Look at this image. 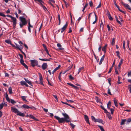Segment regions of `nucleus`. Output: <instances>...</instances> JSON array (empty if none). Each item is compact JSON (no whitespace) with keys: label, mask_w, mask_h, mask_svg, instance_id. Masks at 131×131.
Masks as SVG:
<instances>
[{"label":"nucleus","mask_w":131,"mask_h":131,"mask_svg":"<svg viewBox=\"0 0 131 131\" xmlns=\"http://www.w3.org/2000/svg\"><path fill=\"white\" fill-rule=\"evenodd\" d=\"M62 114L64 117V118H60L58 116H54V117L58 120L59 123H64L65 122L68 123L70 121V118L68 114L63 113H62Z\"/></svg>","instance_id":"f257e3e1"},{"label":"nucleus","mask_w":131,"mask_h":131,"mask_svg":"<svg viewBox=\"0 0 131 131\" xmlns=\"http://www.w3.org/2000/svg\"><path fill=\"white\" fill-rule=\"evenodd\" d=\"M20 21L19 23V25L20 28H22L27 23L26 19L23 17H19Z\"/></svg>","instance_id":"f03ea898"},{"label":"nucleus","mask_w":131,"mask_h":131,"mask_svg":"<svg viewBox=\"0 0 131 131\" xmlns=\"http://www.w3.org/2000/svg\"><path fill=\"white\" fill-rule=\"evenodd\" d=\"M11 110L13 112L15 113H17V115H18L22 117H24L25 115L24 113H22L20 112L16 108L12 107H11Z\"/></svg>","instance_id":"7ed1b4c3"},{"label":"nucleus","mask_w":131,"mask_h":131,"mask_svg":"<svg viewBox=\"0 0 131 131\" xmlns=\"http://www.w3.org/2000/svg\"><path fill=\"white\" fill-rule=\"evenodd\" d=\"M31 64L32 67H34L35 66H37L38 64V61L36 60H31Z\"/></svg>","instance_id":"20e7f679"},{"label":"nucleus","mask_w":131,"mask_h":131,"mask_svg":"<svg viewBox=\"0 0 131 131\" xmlns=\"http://www.w3.org/2000/svg\"><path fill=\"white\" fill-rule=\"evenodd\" d=\"M39 80H40V82L39 83V82L37 81H36V82L37 83H40L41 85H44V84L43 83V78L42 77V76L41 74L39 73Z\"/></svg>","instance_id":"39448f33"},{"label":"nucleus","mask_w":131,"mask_h":131,"mask_svg":"<svg viewBox=\"0 0 131 131\" xmlns=\"http://www.w3.org/2000/svg\"><path fill=\"white\" fill-rule=\"evenodd\" d=\"M11 19L12 20V22L13 23V28H14L15 27L17 24L16 20V18L14 17H13L11 18Z\"/></svg>","instance_id":"423d86ee"},{"label":"nucleus","mask_w":131,"mask_h":131,"mask_svg":"<svg viewBox=\"0 0 131 131\" xmlns=\"http://www.w3.org/2000/svg\"><path fill=\"white\" fill-rule=\"evenodd\" d=\"M67 84L68 85L71 86L76 90H78L79 89V88L78 87L75 86L71 83H67Z\"/></svg>","instance_id":"0eeeda50"},{"label":"nucleus","mask_w":131,"mask_h":131,"mask_svg":"<svg viewBox=\"0 0 131 131\" xmlns=\"http://www.w3.org/2000/svg\"><path fill=\"white\" fill-rule=\"evenodd\" d=\"M123 5L126 8H127L129 10L131 11V8L130 6L127 4H126L122 2Z\"/></svg>","instance_id":"6e6552de"},{"label":"nucleus","mask_w":131,"mask_h":131,"mask_svg":"<svg viewBox=\"0 0 131 131\" xmlns=\"http://www.w3.org/2000/svg\"><path fill=\"white\" fill-rule=\"evenodd\" d=\"M48 67L47 64L46 63H44L42 66V69L43 70H45Z\"/></svg>","instance_id":"1a4fd4ad"},{"label":"nucleus","mask_w":131,"mask_h":131,"mask_svg":"<svg viewBox=\"0 0 131 131\" xmlns=\"http://www.w3.org/2000/svg\"><path fill=\"white\" fill-rule=\"evenodd\" d=\"M84 119L86 123H88L90 125V123L89 121V119L88 116L86 115H84Z\"/></svg>","instance_id":"9d476101"},{"label":"nucleus","mask_w":131,"mask_h":131,"mask_svg":"<svg viewBox=\"0 0 131 131\" xmlns=\"http://www.w3.org/2000/svg\"><path fill=\"white\" fill-rule=\"evenodd\" d=\"M28 117L32 118L33 119L35 120L36 121H38L39 120L38 119L36 118L33 115L30 114L28 115Z\"/></svg>","instance_id":"9b49d317"},{"label":"nucleus","mask_w":131,"mask_h":131,"mask_svg":"<svg viewBox=\"0 0 131 131\" xmlns=\"http://www.w3.org/2000/svg\"><path fill=\"white\" fill-rule=\"evenodd\" d=\"M24 79L25 81L28 84H29V85H30L32 86H33L32 84L31 83V81H29L28 79H26L25 78H24Z\"/></svg>","instance_id":"f8f14e48"},{"label":"nucleus","mask_w":131,"mask_h":131,"mask_svg":"<svg viewBox=\"0 0 131 131\" xmlns=\"http://www.w3.org/2000/svg\"><path fill=\"white\" fill-rule=\"evenodd\" d=\"M123 61V60L122 59H121L120 62L119 63V64L118 65V69L119 70H120L121 69V66L122 64Z\"/></svg>","instance_id":"ddd939ff"},{"label":"nucleus","mask_w":131,"mask_h":131,"mask_svg":"<svg viewBox=\"0 0 131 131\" xmlns=\"http://www.w3.org/2000/svg\"><path fill=\"white\" fill-rule=\"evenodd\" d=\"M103 121L102 119H100L99 118L96 119V120L95 121V122H98L100 123H101L102 124H103Z\"/></svg>","instance_id":"4468645a"},{"label":"nucleus","mask_w":131,"mask_h":131,"mask_svg":"<svg viewBox=\"0 0 131 131\" xmlns=\"http://www.w3.org/2000/svg\"><path fill=\"white\" fill-rule=\"evenodd\" d=\"M57 46L59 48V50H64V49L63 48L61 47L62 46L60 44L58 43L57 44Z\"/></svg>","instance_id":"2eb2a0df"},{"label":"nucleus","mask_w":131,"mask_h":131,"mask_svg":"<svg viewBox=\"0 0 131 131\" xmlns=\"http://www.w3.org/2000/svg\"><path fill=\"white\" fill-rule=\"evenodd\" d=\"M61 66L60 65H59L58 67L55 68L53 71L52 72V73L53 74L54 72L57 70Z\"/></svg>","instance_id":"dca6fc26"},{"label":"nucleus","mask_w":131,"mask_h":131,"mask_svg":"<svg viewBox=\"0 0 131 131\" xmlns=\"http://www.w3.org/2000/svg\"><path fill=\"white\" fill-rule=\"evenodd\" d=\"M67 25H64L61 28V33H62L66 29L67 27H66Z\"/></svg>","instance_id":"f3484780"},{"label":"nucleus","mask_w":131,"mask_h":131,"mask_svg":"<svg viewBox=\"0 0 131 131\" xmlns=\"http://www.w3.org/2000/svg\"><path fill=\"white\" fill-rule=\"evenodd\" d=\"M105 57V56L104 55L101 58L100 61L99 62V65H101L102 62V61L104 60V59Z\"/></svg>","instance_id":"a211bd4d"},{"label":"nucleus","mask_w":131,"mask_h":131,"mask_svg":"<svg viewBox=\"0 0 131 131\" xmlns=\"http://www.w3.org/2000/svg\"><path fill=\"white\" fill-rule=\"evenodd\" d=\"M5 97L6 100L8 102H10L8 95L6 92L5 93Z\"/></svg>","instance_id":"6ab92c4d"},{"label":"nucleus","mask_w":131,"mask_h":131,"mask_svg":"<svg viewBox=\"0 0 131 131\" xmlns=\"http://www.w3.org/2000/svg\"><path fill=\"white\" fill-rule=\"evenodd\" d=\"M29 106L28 105L26 104H24L22 106V107L25 109H29Z\"/></svg>","instance_id":"aec40b11"},{"label":"nucleus","mask_w":131,"mask_h":131,"mask_svg":"<svg viewBox=\"0 0 131 131\" xmlns=\"http://www.w3.org/2000/svg\"><path fill=\"white\" fill-rule=\"evenodd\" d=\"M126 121V119H122L121 120V125H124L125 124V122Z\"/></svg>","instance_id":"412c9836"},{"label":"nucleus","mask_w":131,"mask_h":131,"mask_svg":"<svg viewBox=\"0 0 131 131\" xmlns=\"http://www.w3.org/2000/svg\"><path fill=\"white\" fill-rule=\"evenodd\" d=\"M114 103L115 106L117 107L118 106L117 101L116 99L114 98Z\"/></svg>","instance_id":"4be33fe9"},{"label":"nucleus","mask_w":131,"mask_h":131,"mask_svg":"<svg viewBox=\"0 0 131 131\" xmlns=\"http://www.w3.org/2000/svg\"><path fill=\"white\" fill-rule=\"evenodd\" d=\"M107 115L108 116V118L109 119H112V116L110 113H107Z\"/></svg>","instance_id":"5701e85b"},{"label":"nucleus","mask_w":131,"mask_h":131,"mask_svg":"<svg viewBox=\"0 0 131 131\" xmlns=\"http://www.w3.org/2000/svg\"><path fill=\"white\" fill-rule=\"evenodd\" d=\"M27 97L26 96H21V98L24 101H25L26 102H27V101L26 100V98Z\"/></svg>","instance_id":"b1692460"},{"label":"nucleus","mask_w":131,"mask_h":131,"mask_svg":"<svg viewBox=\"0 0 131 131\" xmlns=\"http://www.w3.org/2000/svg\"><path fill=\"white\" fill-rule=\"evenodd\" d=\"M98 126L100 128L101 130V131H105L103 127L100 125H98Z\"/></svg>","instance_id":"393cba45"},{"label":"nucleus","mask_w":131,"mask_h":131,"mask_svg":"<svg viewBox=\"0 0 131 131\" xmlns=\"http://www.w3.org/2000/svg\"><path fill=\"white\" fill-rule=\"evenodd\" d=\"M118 9L122 13H124V12L123 11H122L119 8V6L118 5H117L116 6Z\"/></svg>","instance_id":"a878e982"},{"label":"nucleus","mask_w":131,"mask_h":131,"mask_svg":"<svg viewBox=\"0 0 131 131\" xmlns=\"http://www.w3.org/2000/svg\"><path fill=\"white\" fill-rule=\"evenodd\" d=\"M8 91L9 92V93L10 94H11L12 93V89L11 87L10 86L8 88Z\"/></svg>","instance_id":"bb28decb"},{"label":"nucleus","mask_w":131,"mask_h":131,"mask_svg":"<svg viewBox=\"0 0 131 131\" xmlns=\"http://www.w3.org/2000/svg\"><path fill=\"white\" fill-rule=\"evenodd\" d=\"M95 21L93 23V24H95L96 22V21L97 20V16L95 13Z\"/></svg>","instance_id":"cd10ccee"},{"label":"nucleus","mask_w":131,"mask_h":131,"mask_svg":"<svg viewBox=\"0 0 131 131\" xmlns=\"http://www.w3.org/2000/svg\"><path fill=\"white\" fill-rule=\"evenodd\" d=\"M20 83L21 85H25L26 83L25 81H21L20 82Z\"/></svg>","instance_id":"c85d7f7f"},{"label":"nucleus","mask_w":131,"mask_h":131,"mask_svg":"<svg viewBox=\"0 0 131 131\" xmlns=\"http://www.w3.org/2000/svg\"><path fill=\"white\" fill-rule=\"evenodd\" d=\"M5 42L9 44H11V43L9 39L6 40H5Z\"/></svg>","instance_id":"c756f323"},{"label":"nucleus","mask_w":131,"mask_h":131,"mask_svg":"<svg viewBox=\"0 0 131 131\" xmlns=\"http://www.w3.org/2000/svg\"><path fill=\"white\" fill-rule=\"evenodd\" d=\"M83 69L84 67H83L79 68L78 71V74H79L80 72Z\"/></svg>","instance_id":"7c9ffc66"},{"label":"nucleus","mask_w":131,"mask_h":131,"mask_svg":"<svg viewBox=\"0 0 131 131\" xmlns=\"http://www.w3.org/2000/svg\"><path fill=\"white\" fill-rule=\"evenodd\" d=\"M35 1H37L39 3H40L41 4L43 5V4H42V3H44L43 1L42 0H34Z\"/></svg>","instance_id":"2f4dec72"},{"label":"nucleus","mask_w":131,"mask_h":131,"mask_svg":"<svg viewBox=\"0 0 131 131\" xmlns=\"http://www.w3.org/2000/svg\"><path fill=\"white\" fill-rule=\"evenodd\" d=\"M115 18L116 19V21L119 24H120L121 25L122 24L121 23V22L118 20L117 17L116 16H115Z\"/></svg>","instance_id":"473e14b6"},{"label":"nucleus","mask_w":131,"mask_h":131,"mask_svg":"<svg viewBox=\"0 0 131 131\" xmlns=\"http://www.w3.org/2000/svg\"><path fill=\"white\" fill-rule=\"evenodd\" d=\"M29 109L34 110H36V108L33 106H29Z\"/></svg>","instance_id":"72a5a7b5"},{"label":"nucleus","mask_w":131,"mask_h":131,"mask_svg":"<svg viewBox=\"0 0 131 131\" xmlns=\"http://www.w3.org/2000/svg\"><path fill=\"white\" fill-rule=\"evenodd\" d=\"M10 102L13 104H14L16 103V102L15 101L12 99L10 100Z\"/></svg>","instance_id":"f704fd0d"},{"label":"nucleus","mask_w":131,"mask_h":131,"mask_svg":"<svg viewBox=\"0 0 131 131\" xmlns=\"http://www.w3.org/2000/svg\"><path fill=\"white\" fill-rule=\"evenodd\" d=\"M116 53L117 56L119 58V59H120L121 57L119 56V51H117L116 52Z\"/></svg>","instance_id":"c9c22d12"},{"label":"nucleus","mask_w":131,"mask_h":131,"mask_svg":"<svg viewBox=\"0 0 131 131\" xmlns=\"http://www.w3.org/2000/svg\"><path fill=\"white\" fill-rule=\"evenodd\" d=\"M91 119L92 120L95 122V121L96 120V119L95 118V117L93 116H91Z\"/></svg>","instance_id":"e433bc0d"},{"label":"nucleus","mask_w":131,"mask_h":131,"mask_svg":"<svg viewBox=\"0 0 131 131\" xmlns=\"http://www.w3.org/2000/svg\"><path fill=\"white\" fill-rule=\"evenodd\" d=\"M110 111L111 114H113L114 112V109L113 108H110Z\"/></svg>","instance_id":"4c0bfd02"},{"label":"nucleus","mask_w":131,"mask_h":131,"mask_svg":"<svg viewBox=\"0 0 131 131\" xmlns=\"http://www.w3.org/2000/svg\"><path fill=\"white\" fill-rule=\"evenodd\" d=\"M126 121H127V123L128 124L129 123L131 122V118H129Z\"/></svg>","instance_id":"58836bf2"},{"label":"nucleus","mask_w":131,"mask_h":131,"mask_svg":"<svg viewBox=\"0 0 131 131\" xmlns=\"http://www.w3.org/2000/svg\"><path fill=\"white\" fill-rule=\"evenodd\" d=\"M120 78L119 77H118V81L117 82V83H118V84H121L122 83V82H120Z\"/></svg>","instance_id":"ea45409f"},{"label":"nucleus","mask_w":131,"mask_h":131,"mask_svg":"<svg viewBox=\"0 0 131 131\" xmlns=\"http://www.w3.org/2000/svg\"><path fill=\"white\" fill-rule=\"evenodd\" d=\"M102 50L105 53L106 52V48H105V47H103L102 48Z\"/></svg>","instance_id":"a19ab883"},{"label":"nucleus","mask_w":131,"mask_h":131,"mask_svg":"<svg viewBox=\"0 0 131 131\" xmlns=\"http://www.w3.org/2000/svg\"><path fill=\"white\" fill-rule=\"evenodd\" d=\"M115 38H113L112 40V42H111V44L112 45H113L114 43H115Z\"/></svg>","instance_id":"79ce46f5"},{"label":"nucleus","mask_w":131,"mask_h":131,"mask_svg":"<svg viewBox=\"0 0 131 131\" xmlns=\"http://www.w3.org/2000/svg\"><path fill=\"white\" fill-rule=\"evenodd\" d=\"M69 78L71 80H74V78L71 75H69Z\"/></svg>","instance_id":"37998d69"},{"label":"nucleus","mask_w":131,"mask_h":131,"mask_svg":"<svg viewBox=\"0 0 131 131\" xmlns=\"http://www.w3.org/2000/svg\"><path fill=\"white\" fill-rule=\"evenodd\" d=\"M4 104L3 103L0 104V110L3 108L4 106Z\"/></svg>","instance_id":"c03bdc74"},{"label":"nucleus","mask_w":131,"mask_h":131,"mask_svg":"<svg viewBox=\"0 0 131 131\" xmlns=\"http://www.w3.org/2000/svg\"><path fill=\"white\" fill-rule=\"evenodd\" d=\"M22 65L24 66V67L27 69H28V67L24 63H23V64H22Z\"/></svg>","instance_id":"a18cd8bd"},{"label":"nucleus","mask_w":131,"mask_h":131,"mask_svg":"<svg viewBox=\"0 0 131 131\" xmlns=\"http://www.w3.org/2000/svg\"><path fill=\"white\" fill-rule=\"evenodd\" d=\"M0 16H3L4 17H5L6 16L4 14H3L2 13H1L0 12Z\"/></svg>","instance_id":"49530a36"},{"label":"nucleus","mask_w":131,"mask_h":131,"mask_svg":"<svg viewBox=\"0 0 131 131\" xmlns=\"http://www.w3.org/2000/svg\"><path fill=\"white\" fill-rule=\"evenodd\" d=\"M70 125L73 128H74L75 127V125L72 124V123H70Z\"/></svg>","instance_id":"de8ad7c7"},{"label":"nucleus","mask_w":131,"mask_h":131,"mask_svg":"<svg viewBox=\"0 0 131 131\" xmlns=\"http://www.w3.org/2000/svg\"><path fill=\"white\" fill-rule=\"evenodd\" d=\"M107 93L109 94H110V95H112V94L111 93V92L110 91V89L109 88H108V89Z\"/></svg>","instance_id":"09e8293b"},{"label":"nucleus","mask_w":131,"mask_h":131,"mask_svg":"<svg viewBox=\"0 0 131 131\" xmlns=\"http://www.w3.org/2000/svg\"><path fill=\"white\" fill-rule=\"evenodd\" d=\"M73 65L72 64L71 66H70L68 68L67 70L68 71L69 70H70L72 67Z\"/></svg>","instance_id":"8fccbe9b"},{"label":"nucleus","mask_w":131,"mask_h":131,"mask_svg":"<svg viewBox=\"0 0 131 131\" xmlns=\"http://www.w3.org/2000/svg\"><path fill=\"white\" fill-rule=\"evenodd\" d=\"M109 18V19L110 20H113V18L112 17L111 15H110V16H109V17H108Z\"/></svg>","instance_id":"3c124183"},{"label":"nucleus","mask_w":131,"mask_h":131,"mask_svg":"<svg viewBox=\"0 0 131 131\" xmlns=\"http://www.w3.org/2000/svg\"><path fill=\"white\" fill-rule=\"evenodd\" d=\"M20 62L21 64H23V63H24L23 59H20Z\"/></svg>","instance_id":"603ef678"},{"label":"nucleus","mask_w":131,"mask_h":131,"mask_svg":"<svg viewBox=\"0 0 131 131\" xmlns=\"http://www.w3.org/2000/svg\"><path fill=\"white\" fill-rule=\"evenodd\" d=\"M115 72L116 74H118V71L117 70V68H115Z\"/></svg>","instance_id":"864d4df0"},{"label":"nucleus","mask_w":131,"mask_h":131,"mask_svg":"<svg viewBox=\"0 0 131 131\" xmlns=\"http://www.w3.org/2000/svg\"><path fill=\"white\" fill-rule=\"evenodd\" d=\"M107 80L108 82V83L109 84H110V85H111V79L110 78H109L107 79Z\"/></svg>","instance_id":"5fc2aeb1"},{"label":"nucleus","mask_w":131,"mask_h":131,"mask_svg":"<svg viewBox=\"0 0 131 131\" xmlns=\"http://www.w3.org/2000/svg\"><path fill=\"white\" fill-rule=\"evenodd\" d=\"M125 41H123V48L124 49V50H125Z\"/></svg>","instance_id":"6e6d98bb"},{"label":"nucleus","mask_w":131,"mask_h":131,"mask_svg":"<svg viewBox=\"0 0 131 131\" xmlns=\"http://www.w3.org/2000/svg\"><path fill=\"white\" fill-rule=\"evenodd\" d=\"M62 73V72H60L59 75V76L58 77L60 81H61V78H60L61 75V74Z\"/></svg>","instance_id":"4d7b16f0"},{"label":"nucleus","mask_w":131,"mask_h":131,"mask_svg":"<svg viewBox=\"0 0 131 131\" xmlns=\"http://www.w3.org/2000/svg\"><path fill=\"white\" fill-rule=\"evenodd\" d=\"M28 27H31V28H32L33 27V26H31L30 24V20H29V22L28 23Z\"/></svg>","instance_id":"13d9d810"},{"label":"nucleus","mask_w":131,"mask_h":131,"mask_svg":"<svg viewBox=\"0 0 131 131\" xmlns=\"http://www.w3.org/2000/svg\"><path fill=\"white\" fill-rule=\"evenodd\" d=\"M93 3L92 1H91L89 2V5H90V7H92L93 6Z\"/></svg>","instance_id":"bf43d9fd"},{"label":"nucleus","mask_w":131,"mask_h":131,"mask_svg":"<svg viewBox=\"0 0 131 131\" xmlns=\"http://www.w3.org/2000/svg\"><path fill=\"white\" fill-rule=\"evenodd\" d=\"M107 27L108 28V30L109 31L111 30V28L110 26L108 25H107Z\"/></svg>","instance_id":"052dcab7"},{"label":"nucleus","mask_w":131,"mask_h":131,"mask_svg":"<svg viewBox=\"0 0 131 131\" xmlns=\"http://www.w3.org/2000/svg\"><path fill=\"white\" fill-rule=\"evenodd\" d=\"M19 56H20L21 59H23V56L21 54H19Z\"/></svg>","instance_id":"680f3d73"},{"label":"nucleus","mask_w":131,"mask_h":131,"mask_svg":"<svg viewBox=\"0 0 131 131\" xmlns=\"http://www.w3.org/2000/svg\"><path fill=\"white\" fill-rule=\"evenodd\" d=\"M53 96L56 99L57 101H58V98L57 96L56 95H53Z\"/></svg>","instance_id":"e2e57ef3"},{"label":"nucleus","mask_w":131,"mask_h":131,"mask_svg":"<svg viewBox=\"0 0 131 131\" xmlns=\"http://www.w3.org/2000/svg\"><path fill=\"white\" fill-rule=\"evenodd\" d=\"M101 6V3L100 2L99 5L96 7V8L97 9L100 8Z\"/></svg>","instance_id":"0e129e2a"},{"label":"nucleus","mask_w":131,"mask_h":131,"mask_svg":"<svg viewBox=\"0 0 131 131\" xmlns=\"http://www.w3.org/2000/svg\"><path fill=\"white\" fill-rule=\"evenodd\" d=\"M107 15L108 17H109V16H110V15H111L110 13V12L108 11L107 12Z\"/></svg>","instance_id":"69168bd1"},{"label":"nucleus","mask_w":131,"mask_h":131,"mask_svg":"<svg viewBox=\"0 0 131 131\" xmlns=\"http://www.w3.org/2000/svg\"><path fill=\"white\" fill-rule=\"evenodd\" d=\"M16 47L19 50V49H20V48L19 47V45L16 44Z\"/></svg>","instance_id":"338daca9"},{"label":"nucleus","mask_w":131,"mask_h":131,"mask_svg":"<svg viewBox=\"0 0 131 131\" xmlns=\"http://www.w3.org/2000/svg\"><path fill=\"white\" fill-rule=\"evenodd\" d=\"M128 76H131V71L128 73Z\"/></svg>","instance_id":"774afa93"}]
</instances>
